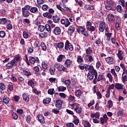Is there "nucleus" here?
I'll return each mask as SVG.
<instances>
[{"instance_id":"obj_48","label":"nucleus","mask_w":127,"mask_h":127,"mask_svg":"<svg viewBox=\"0 0 127 127\" xmlns=\"http://www.w3.org/2000/svg\"><path fill=\"white\" fill-rule=\"evenodd\" d=\"M38 29L39 31L43 32L44 30H45V27L43 25H39L38 26Z\"/></svg>"},{"instance_id":"obj_9","label":"nucleus","mask_w":127,"mask_h":127,"mask_svg":"<svg viewBox=\"0 0 127 127\" xmlns=\"http://www.w3.org/2000/svg\"><path fill=\"white\" fill-rule=\"evenodd\" d=\"M105 61L108 64H109V65H112V64H115V63H116V61L114 60V58L112 57L106 58L105 59Z\"/></svg>"},{"instance_id":"obj_41","label":"nucleus","mask_w":127,"mask_h":127,"mask_svg":"<svg viewBox=\"0 0 127 127\" xmlns=\"http://www.w3.org/2000/svg\"><path fill=\"white\" fill-rule=\"evenodd\" d=\"M124 114H125V113H124V109H119L117 112L118 117H123Z\"/></svg>"},{"instance_id":"obj_7","label":"nucleus","mask_w":127,"mask_h":127,"mask_svg":"<svg viewBox=\"0 0 127 127\" xmlns=\"http://www.w3.org/2000/svg\"><path fill=\"white\" fill-rule=\"evenodd\" d=\"M62 106H63V101L59 99L56 101L55 107L58 110H62Z\"/></svg>"},{"instance_id":"obj_50","label":"nucleus","mask_w":127,"mask_h":127,"mask_svg":"<svg viewBox=\"0 0 127 127\" xmlns=\"http://www.w3.org/2000/svg\"><path fill=\"white\" fill-rule=\"evenodd\" d=\"M28 85L31 86L32 88H34V82L32 80H29L28 81Z\"/></svg>"},{"instance_id":"obj_31","label":"nucleus","mask_w":127,"mask_h":127,"mask_svg":"<svg viewBox=\"0 0 127 127\" xmlns=\"http://www.w3.org/2000/svg\"><path fill=\"white\" fill-rule=\"evenodd\" d=\"M84 8L87 10H94V7L93 6L87 4L85 5Z\"/></svg>"},{"instance_id":"obj_22","label":"nucleus","mask_w":127,"mask_h":127,"mask_svg":"<svg viewBox=\"0 0 127 127\" xmlns=\"http://www.w3.org/2000/svg\"><path fill=\"white\" fill-rule=\"evenodd\" d=\"M30 11L32 13H38V8L37 7H30Z\"/></svg>"},{"instance_id":"obj_15","label":"nucleus","mask_w":127,"mask_h":127,"mask_svg":"<svg viewBox=\"0 0 127 127\" xmlns=\"http://www.w3.org/2000/svg\"><path fill=\"white\" fill-rule=\"evenodd\" d=\"M122 81L123 83H126V82H127V70L123 71L122 76Z\"/></svg>"},{"instance_id":"obj_16","label":"nucleus","mask_w":127,"mask_h":127,"mask_svg":"<svg viewBox=\"0 0 127 127\" xmlns=\"http://www.w3.org/2000/svg\"><path fill=\"white\" fill-rule=\"evenodd\" d=\"M37 118L38 119L39 123H40V124L45 123V120H44V116H43L42 114L38 115Z\"/></svg>"},{"instance_id":"obj_54","label":"nucleus","mask_w":127,"mask_h":127,"mask_svg":"<svg viewBox=\"0 0 127 127\" xmlns=\"http://www.w3.org/2000/svg\"><path fill=\"white\" fill-rule=\"evenodd\" d=\"M41 47L42 48V50L43 51H46L47 47H46V45L43 42H42L41 43Z\"/></svg>"},{"instance_id":"obj_61","label":"nucleus","mask_w":127,"mask_h":127,"mask_svg":"<svg viewBox=\"0 0 127 127\" xmlns=\"http://www.w3.org/2000/svg\"><path fill=\"white\" fill-rule=\"evenodd\" d=\"M12 60H14V61H16L17 62H19L20 61V57H19L18 55H16Z\"/></svg>"},{"instance_id":"obj_52","label":"nucleus","mask_w":127,"mask_h":127,"mask_svg":"<svg viewBox=\"0 0 127 127\" xmlns=\"http://www.w3.org/2000/svg\"><path fill=\"white\" fill-rule=\"evenodd\" d=\"M91 26H92V23L89 21H87L86 22V29L87 30H89V29L91 27Z\"/></svg>"},{"instance_id":"obj_4","label":"nucleus","mask_w":127,"mask_h":127,"mask_svg":"<svg viewBox=\"0 0 127 127\" xmlns=\"http://www.w3.org/2000/svg\"><path fill=\"white\" fill-rule=\"evenodd\" d=\"M64 49L67 51L68 50H69V51H73L74 50V47L73 46V45L70 43V42L66 40L64 45Z\"/></svg>"},{"instance_id":"obj_1","label":"nucleus","mask_w":127,"mask_h":127,"mask_svg":"<svg viewBox=\"0 0 127 127\" xmlns=\"http://www.w3.org/2000/svg\"><path fill=\"white\" fill-rule=\"evenodd\" d=\"M94 77L98 76V72H97V70L95 69V68L92 67L91 70L88 72L87 74V79L89 80V81H92L93 79H94Z\"/></svg>"},{"instance_id":"obj_35","label":"nucleus","mask_w":127,"mask_h":127,"mask_svg":"<svg viewBox=\"0 0 127 127\" xmlns=\"http://www.w3.org/2000/svg\"><path fill=\"white\" fill-rule=\"evenodd\" d=\"M7 22V19L6 18H2L0 19V24L4 25Z\"/></svg>"},{"instance_id":"obj_33","label":"nucleus","mask_w":127,"mask_h":127,"mask_svg":"<svg viewBox=\"0 0 127 127\" xmlns=\"http://www.w3.org/2000/svg\"><path fill=\"white\" fill-rule=\"evenodd\" d=\"M86 28L83 26H79L78 27V28L77 29V31L78 33H81L82 32H83Z\"/></svg>"},{"instance_id":"obj_42","label":"nucleus","mask_w":127,"mask_h":127,"mask_svg":"<svg viewBox=\"0 0 127 127\" xmlns=\"http://www.w3.org/2000/svg\"><path fill=\"white\" fill-rule=\"evenodd\" d=\"M57 47L59 49H62V48H64V43L63 42H60L57 44Z\"/></svg>"},{"instance_id":"obj_2","label":"nucleus","mask_w":127,"mask_h":127,"mask_svg":"<svg viewBox=\"0 0 127 127\" xmlns=\"http://www.w3.org/2000/svg\"><path fill=\"white\" fill-rule=\"evenodd\" d=\"M30 5H26L22 8V15L24 17H28L30 15Z\"/></svg>"},{"instance_id":"obj_13","label":"nucleus","mask_w":127,"mask_h":127,"mask_svg":"<svg viewBox=\"0 0 127 127\" xmlns=\"http://www.w3.org/2000/svg\"><path fill=\"white\" fill-rule=\"evenodd\" d=\"M72 63H73L72 61H71L69 59H67L65 60V62L64 63V66L66 68H70L72 66Z\"/></svg>"},{"instance_id":"obj_26","label":"nucleus","mask_w":127,"mask_h":127,"mask_svg":"<svg viewBox=\"0 0 127 127\" xmlns=\"http://www.w3.org/2000/svg\"><path fill=\"white\" fill-rule=\"evenodd\" d=\"M22 98L24 101H26V102H29V96L28 95H27V94H26V93L23 94Z\"/></svg>"},{"instance_id":"obj_39","label":"nucleus","mask_w":127,"mask_h":127,"mask_svg":"<svg viewBox=\"0 0 127 127\" xmlns=\"http://www.w3.org/2000/svg\"><path fill=\"white\" fill-rule=\"evenodd\" d=\"M29 61L31 64H34L35 63V58L32 56H30L29 57Z\"/></svg>"},{"instance_id":"obj_24","label":"nucleus","mask_w":127,"mask_h":127,"mask_svg":"<svg viewBox=\"0 0 127 127\" xmlns=\"http://www.w3.org/2000/svg\"><path fill=\"white\" fill-rule=\"evenodd\" d=\"M94 66L92 65L84 64V69L85 71H89V72L93 68Z\"/></svg>"},{"instance_id":"obj_57","label":"nucleus","mask_w":127,"mask_h":127,"mask_svg":"<svg viewBox=\"0 0 127 127\" xmlns=\"http://www.w3.org/2000/svg\"><path fill=\"white\" fill-rule=\"evenodd\" d=\"M60 110H58V108H54L52 109V112L54 114H55L56 115H58L59 113H60Z\"/></svg>"},{"instance_id":"obj_46","label":"nucleus","mask_w":127,"mask_h":127,"mask_svg":"<svg viewBox=\"0 0 127 127\" xmlns=\"http://www.w3.org/2000/svg\"><path fill=\"white\" fill-rule=\"evenodd\" d=\"M23 73L24 76H27V77H30V76H31V72L27 70H23Z\"/></svg>"},{"instance_id":"obj_56","label":"nucleus","mask_w":127,"mask_h":127,"mask_svg":"<svg viewBox=\"0 0 127 127\" xmlns=\"http://www.w3.org/2000/svg\"><path fill=\"white\" fill-rule=\"evenodd\" d=\"M33 92L35 94V95H41V91H38L36 88H34L33 89Z\"/></svg>"},{"instance_id":"obj_18","label":"nucleus","mask_w":127,"mask_h":127,"mask_svg":"<svg viewBox=\"0 0 127 127\" xmlns=\"http://www.w3.org/2000/svg\"><path fill=\"white\" fill-rule=\"evenodd\" d=\"M73 120L72 121V123H74V125L75 126H78L79 123H80V120L79 119H78V117L76 116L75 115H73Z\"/></svg>"},{"instance_id":"obj_40","label":"nucleus","mask_w":127,"mask_h":127,"mask_svg":"<svg viewBox=\"0 0 127 127\" xmlns=\"http://www.w3.org/2000/svg\"><path fill=\"white\" fill-rule=\"evenodd\" d=\"M63 58H65V55H60L57 58L58 62H62Z\"/></svg>"},{"instance_id":"obj_17","label":"nucleus","mask_w":127,"mask_h":127,"mask_svg":"<svg viewBox=\"0 0 127 127\" xmlns=\"http://www.w3.org/2000/svg\"><path fill=\"white\" fill-rule=\"evenodd\" d=\"M53 20L54 22L57 23L60 21V15L59 14H56L53 16Z\"/></svg>"},{"instance_id":"obj_11","label":"nucleus","mask_w":127,"mask_h":127,"mask_svg":"<svg viewBox=\"0 0 127 127\" xmlns=\"http://www.w3.org/2000/svg\"><path fill=\"white\" fill-rule=\"evenodd\" d=\"M108 120H109V118L107 114H104L103 117L100 118V122L102 125H104L105 123H108Z\"/></svg>"},{"instance_id":"obj_38","label":"nucleus","mask_w":127,"mask_h":127,"mask_svg":"<svg viewBox=\"0 0 127 127\" xmlns=\"http://www.w3.org/2000/svg\"><path fill=\"white\" fill-rule=\"evenodd\" d=\"M77 63H82V62H84V60H83V57H82L80 55L77 56Z\"/></svg>"},{"instance_id":"obj_25","label":"nucleus","mask_w":127,"mask_h":127,"mask_svg":"<svg viewBox=\"0 0 127 127\" xmlns=\"http://www.w3.org/2000/svg\"><path fill=\"white\" fill-rule=\"evenodd\" d=\"M57 89L59 92H65V91L67 90V88L66 87H64L63 85H61L58 87Z\"/></svg>"},{"instance_id":"obj_37","label":"nucleus","mask_w":127,"mask_h":127,"mask_svg":"<svg viewBox=\"0 0 127 127\" xmlns=\"http://www.w3.org/2000/svg\"><path fill=\"white\" fill-rule=\"evenodd\" d=\"M81 34L82 35H84L85 37H89L90 36V35L89 34V31H87L86 29L81 33Z\"/></svg>"},{"instance_id":"obj_60","label":"nucleus","mask_w":127,"mask_h":127,"mask_svg":"<svg viewBox=\"0 0 127 127\" xmlns=\"http://www.w3.org/2000/svg\"><path fill=\"white\" fill-rule=\"evenodd\" d=\"M95 43L96 44V45H100L101 43H102V41H101V38H98L95 40Z\"/></svg>"},{"instance_id":"obj_28","label":"nucleus","mask_w":127,"mask_h":127,"mask_svg":"<svg viewBox=\"0 0 127 127\" xmlns=\"http://www.w3.org/2000/svg\"><path fill=\"white\" fill-rule=\"evenodd\" d=\"M39 36L41 38H45L48 36V33L47 32H43L39 34Z\"/></svg>"},{"instance_id":"obj_49","label":"nucleus","mask_w":127,"mask_h":127,"mask_svg":"<svg viewBox=\"0 0 127 127\" xmlns=\"http://www.w3.org/2000/svg\"><path fill=\"white\" fill-rule=\"evenodd\" d=\"M54 88H50L48 90V94H49V95H53L55 93L54 92Z\"/></svg>"},{"instance_id":"obj_23","label":"nucleus","mask_w":127,"mask_h":127,"mask_svg":"<svg viewBox=\"0 0 127 127\" xmlns=\"http://www.w3.org/2000/svg\"><path fill=\"white\" fill-rule=\"evenodd\" d=\"M75 32V27L74 26H70L68 29V34H72Z\"/></svg>"},{"instance_id":"obj_47","label":"nucleus","mask_w":127,"mask_h":127,"mask_svg":"<svg viewBox=\"0 0 127 127\" xmlns=\"http://www.w3.org/2000/svg\"><path fill=\"white\" fill-rule=\"evenodd\" d=\"M55 68H57L58 70L61 72V69H62V67H63V65H61L60 64H55Z\"/></svg>"},{"instance_id":"obj_63","label":"nucleus","mask_w":127,"mask_h":127,"mask_svg":"<svg viewBox=\"0 0 127 127\" xmlns=\"http://www.w3.org/2000/svg\"><path fill=\"white\" fill-rule=\"evenodd\" d=\"M96 95L97 96V99L99 100V99H102V93H101V92L100 91H97L96 92Z\"/></svg>"},{"instance_id":"obj_21","label":"nucleus","mask_w":127,"mask_h":127,"mask_svg":"<svg viewBox=\"0 0 127 127\" xmlns=\"http://www.w3.org/2000/svg\"><path fill=\"white\" fill-rule=\"evenodd\" d=\"M123 54H124V52L122 51L121 50H118V53L117 54V57H118L120 60H123L124 59V57H123Z\"/></svg>"},{"instance_id":"obj_36","label":"nucleus","mask_w":127,"mask_h":127,"mask_svg":"<svg viewBox=\"0 0 127 127\" xmlns=\"http://www.w3.org/2000/svg\"><path fill=\"white\" fill-rule=\"evenodd\" d=\"M74 94L76 97H81L82 96V91L79 89L75 90Z\"/></svg>"},{"instance_id":"obj_51","label":"nucleus","mask_w":127,"mask_h":127,"mask_svg":"<svg viewBox=\"0 0 127 127\" xmlns=\"http://www.w3.org/2000/svg\"><path fill=\"white\" fill-rule=\"evenodd\" d=\"M48 8H49V6H48L47 4H45L42 6V9L44 10V11H47Z\"/></svg>"},{"instance_id":"obj_59","label":"nucleus","mask_w":127,"mask_h":127,"mask_svg":"<svg viewBox=\"0 0 127 127\" xmlns=\"http://www.w3.org/2000/svg\"><path fill=\"white\" fill-rule=\"evenodd\" d=\"M86 54H91V53H93V51L91 49V47H88L86 50Z\"/></svg>"},{"instance_id":"obj_19","label":"nucleus","mask_w":127,"mask_h":127,"mask_svg":"<svg viewBox=\"0 0 127 127\" xmlns=\"http://www.w3.org/2000/svg\"><path fill=\"white\" fill-rule=\"evenodd\" d=\"M74 111L76 112V114H79L82 113V107L80 106V104L74 108Z\"/></svg>"},{"instance_id":"obj_5","label":"nucleus","mask_w":127,"mask_h":127,"mask_svg":"<svg viewBox=\"0 0 127 127\" xmlns=\"http://www.w3.org/2000/svg\"><path fill=\"white\" fill-rule=\"evenodd\" d=\"M107 5H105V8L107 10H113V5H114V2L112 0H106Z\"/></svg>"},{"instance_id":"obj_55","label":"nucleus","mask_w":127,"mask_h":127,"mask_svg":"<svg viewBox=\"0 0 127 127\" xmlns=\"http://www.w3.org/2000/svg\"><path fill=\"white\" fill-rule=\"evenodd\" d=\"M107 104H108L107 108L111 109V108L113 107V101H112V100H108Z\"/></svg>"},{"instance_id":"obj_34","label":"nucleus","mask_w":127,"mask_h":127,"mask_svg":"<svg viewBox=\"0 0 127 127\" xmlns=\"http://www.w3.org/2000/svg\"><path fill=\"white\" fill-rule=\"evenodd\" d=\"M27 50L29 54H31V53H33V52L34 51V48L32 46L28 47L27 49Z\"/></svg>"},{"instance_id":"obj_10","label":"nucleus","mask_w":127,"mask_h":127,"mask_svg":"<svg viewBox=\"0 0 127 127\" xmlns=\"http://www.w3.org/2000/svg\"><path fill=\"white\" fill-rule=\"evenodd\" d=\"M53 33H54L55 35H60L61 34V28L60 27H55L53 30Z\"/></svg>"},{"instance_id":"obj_58","label":"nucleus","mask_w":127,"mask_h":127,"mask_svg":"<svg viewBox=\"0 0 127 127\" xmlns=\"http://www.w3.org/2000/svg\"><path fill=\"white\" fill-rule=\"evenodd\" d=\"M0 37L1 38H4L5 37V32L4 31H0Z\"/></svg>"},{"instance_id":"obj_62","label":"nucleus","mask_w":127,"mask_h":127,"mask_svg":"<svg viewBox=\"0 0 127 127\" xmlns=\"http://www.w3.org/2000/svg\"><path fill=\"white\" fill-rule=\"evenodd\" d=\"M23 36L25 38V39H27V38H28L29 37L28 33L26 31H24L23 32Z\"/></svg>"},{"instance_id":"obj_43","label":"nucleus","mask_w":127,"mask_h":127,"mask_svg":"<svg viewBox=\"0 0 127 127\" xmlns=\"http://www.w3.org/2000/svg\"><path fill=\"white\" fill-rule=\"evenodd\" d=\"M49 70H50V73L51 75H54V73H55V71H56V69H55V67L53 66L50 68Z\"/></svg>"},{"instance_id":"obj_14","label":"nucleus","mask_w":127,"mask_h":127,"mask_svg":"<svg viewBox=\"0 0 127 127\" xmlns=\"http://www.w3.org/2000/svg\"><path fill=\"white\" fill-rule=\"evenodd\" d=\"M3 103L5 104V105H8L9 103V101H10V99L9 97H7V95H4L2 98Z\"/></svg>"},{"instance_id":"obj_30","label":"nucleus","mask_w":127,"mask_h":127,"mask_svg":"<svg viewBox=\"0 0 127 127\" xmlns=\"http://www.w3.org/2000/svg\"><path fill=\"white\" fill-rule=\"evenodd\" d=\"M123 87H124V85L121 83H116L115 84V88L117 89V90H122Z\"/></svg>"},{"instance_id":"obj_6","label":"nucleus","mask_w":127,"mask_h":127,"mask_svg":"<svg viewBox=\"0 0 127 127\" xmlns=\"http://www.w3.org/2000/svg\"><path fill=\"white\" fill-rule=\"evenodd\" d=\"M17 65V62L16 61H14V60H12L10 62H9L6 65L5 67L6 69H11L13 66H15Z\"/></svg>"},{"instance_id":"obj_64","label":"nucleus","mask_w":127,"mask_h":127,"mask_svg":"<svg viewBox=\"0 0 127 127\" xmlns=\"http://www.w3.org/2000/svg\"><path fill=\"white\" fill-rule=\"evenodd\" d=\"M84 127H91V124L88 121H85L84 125Z\"/></svg>"},{"instance_id":"obj_53","label":"nucleus","mask_w":127,"mask_h":127,"mask_svg":"<svg viewBox=\"0 0 127 127\" xmlns=\"http://www.w3.org/2000/svg\"><path fill=\"white\" fill-rule=\"evenodd\" d=\"M0 89L2 91H4V90L6 89L5 85H4V84H3V83H0Z\"/></svg>"},{"instance_id":"obj_12","label":"nucleus","mask_w":127,"mask_h":127,"mask_svg":"<svg viewBox=\"0 0 127 127\" xmlns=\"http://www.w3.org/2000/svg\"><path fill=\"white\" fill-rule=\"evenodd\" d=\"M108 19L110 23H114V22H115V20H116V19H115V15L112 13L108 14Z\"/></svg>"},{"instance_id":"obj_3","label":"nucleus","mask_w":127,"mask_h":127,"mask_svg":"<svg viewBox=\"0 0 127 127\" xmlns=\"http://www.w3.org/2000/svg\"><path fill=\"white\" fill-rule=\"evenodd\" d=\"M105 30L107 32H110V29H109V26L105 22H102L99 27V30L100 32H104Z\"/></svg>"},{"instance_id":"obj_45","label":"nucleus","mask_w":127,"mask_h":127,"mask_svg":"<svg viewBox=\"0 0 127 127\" xmlns=\"http://www.w3.org/2000/svg\"><path fill=\"white\" fill-rule=\"evenodd\" d=\"M111 73L114 76L115 78H118V75L117 73H116V70H115V68L111 69Z\"/></svg>"},{"instance_id":"obj_27","label":"nucleus","mask_w":127,"mask_h":127,"mask_svg":"<svg viewBox=\"0 0 127 127\" xmlns=\"http://www.w3.org/2000/svg\"><path fill=\"white\" fill-rule=\"evenodd\" d=\"M105 35L107 37L106 40L107 41H110L111 40V37H112V35H113V33H110V32H107V33H105Z\"/></svg>"},{"instance_id":"obj_32","label":"nucleus","mask_w":127,"mask_h":127,"mask_svg":"<svg viewBox=\"0 0 127 127\" xmlns=\"http://www.w3.org/2000/svg\"><path fill=\"white\" fill-rule=\"evenodd\" d=\"M45 29H46V30H47V31H48V32H49V33H51L52 29L51 28V27L50 26V25L49 24H46L45 25Z\"/></svg>"},{"instance_id":"obj_44","label":"nucleus","mask_w":127,"mask_h":127,"mask_svg":"<svg viewBox=\"0 0 127 127\" xmlns=\"http://www.w3.org/2000/svg\"><path fill=\"white\" fill-rule=\"evenodd\" d=\"M8 21H9V24H8L6 26V28L7 29H8V30H10L11 29H12V25L11 24V21H10V20H8Z\"/></svg>"},{"instance_id":"obj_29","label":"nucleus","mask_w":127,"mask_h":127,"mask_svg":"<svg viewBox=\"0 0 127 127\" xmlns=\"http://www.w3.org/2000/svg\"><path fill=\"white\" fill-rule=\"evenodd\" d=\"M50 102H51V98H49V97L46 98L44 99V100L43 101V103L45 105H48V104H49V103H50Z\"/></svg>"},{"instance_id":"obj_20","label":"nucleus","mask_w":127,"mask_h":127,"mask_svg":"<svg viewBox=\"0 0 127 127\" xmlns=\"http://www.w3.org/2000/svg\"><path fill=\"white\" fill-rule=\"evenodd\" d=\"M43 16H44V17H46V18H48V19H51V18H52V14H51L48 12L43 13Z\"/></svg>"},{"instance_id":"obj_8","label":"nucleus","mask_w":127,"mask_h":127,"mask_svg":"<svg viewBox=\"0 0 127 127\" xmlns=\"http://www.w3.org/2000/svg\"><path fill=\"white\" fill-rule=\"evenodd\" d=\"M61 22L62 24H64V25L65 27H68V26L71 24V23L68 18H65L64 19H62L61 20Z\"/></svg>"}]
</instances>
